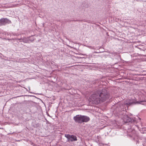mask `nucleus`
Segmentation results:
<instances>
[{
  "label": "nucleus",
  "mask_w": 146,
  "mask_h": 146,
  "mask_svg": "<svg viewBox=\"0 0 146 146\" xmlns=\"http://www.w3.org/2000/svg\"><path fill=\"white\" fill-rule=\"evenodd\" d=\"M109 98V92L106 89L98 90L90 97L89 101L94 104H97L100 102H104Z\"/></svg>",
  "instance_id": "1"
},
{
  "label": "nucleus",
  "mask_w": 146,
  "mask_h": 146,
  "mask_svg": "<svg viewBox=\"0 0 146 146\" xmlns=\"http://www.w3.org/2000/svg\"><path fill=\"white\" fill-rule=\"evenodd\" d=\"M65 136L68 139L69 141H73L77 140V137L75 136L70 134H65Z\"/></svg>",
  "instance_id": "2"
},
{
  "label": "nucleus",
  "mask_w": 146,
  "mask_h": 146,
  "mask_svg": "<svg viewBox=\"0 0 146 146\" xmlns=\"http://www.w3.org/2000/svg\"><path fill=\"white\" fill-rule=\"evenodd\" d=\"M73 119L76 123H82V115H78L73 117Z\"/></svg>",
  "instance_id": "3"
},
{
  "label": "nucleus",
  "mask_w": 146,
  "mask_h": 146,
  "mask_svg": "<svg viewBox=\"0 0 146 146\" xmlns=\"http://www.w3.org/2000/svg\"><path fill=\"white\" fill-rule=\"evenodd\" d=\"M11 21L7 18H2L0 19V26L2 25H5L6 24L10 23Z\"/></svg>",
  "instance_id": "4"
},
{
  "label": "nucleus",
  "mask_w": 146,
  "mask_h": 146,
  "mask_svg": "<svg viewBox=\"0 0 146 146\" xmlns=\"http://www.w3.org/2000/svg\"><path fill=\"white\" fill-rule=\"evenodd\" d=\"M90 120V118L87 116L82 115V123L83 122H87Z\"/></svg>",
  "instance_id": "5"
},
{
  "label": "nucleus",
  "mask_w": 146,
  "mask_h": 146,
  "mask_svg": "<svg viewBox=\"0 0 146 146\" xmlns=\"http://www.w3.org/2000/svg\"><path fill=\"white\" fill-rule=\"evenodd\" d=\"M123 120L125 122L127 123L131 121V119L127 115H125L124 116Z\"/></svg>",
  "instance_id": "6"
},
{
  "label": "nucleus",
  "mask_w": 146,
  "mask_h": 146,
  "mask_svg": "<svg viewBox=\"0 0 146 146\" xmlns=\"http://www.w3.org/2000/svg\"><path fill=\"white\" fill-rule=\"evenodd\" d=\"M22 40L23 42L25 43H28L29 42V40L28 38L24 37L23 38H21L20 39L17 38L15 39V40Z\"/></svg>",
  "instance_id": "7"
},
{
  "label": "nucleus",
  "mask_w": 146,
  "mask_h": 146,
  "mask_svg": "<svg viewBox=\"0 0 146 146\" xmlns=\"http://www.w3.org/2000/svg\"><path fill=\"white\" fill-rule=\"evenodd\" d=\"M125 104H126L130 105L131 104V103H126Z\"/></svg>",
  "instance_id": "8"
},
{
  "label": "nucleus",
  "mask_w": 146,
  "mask_h": 146,
  "mask_svg": "<svg viewBox=\"0 0 146 146\" xmlns=\"http://www.w3.org/2000/svg\"><path fill=\"white\" fill-rule=\"evenodd\" d=\"M19 40V42H23V40Z\"/></svg>",
  "instance_id": "9"
}]
</instances>
